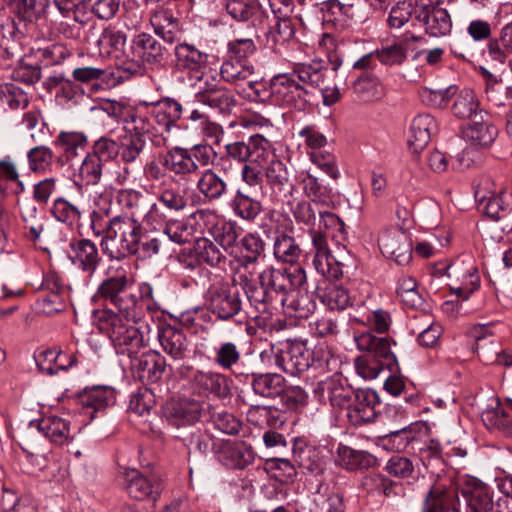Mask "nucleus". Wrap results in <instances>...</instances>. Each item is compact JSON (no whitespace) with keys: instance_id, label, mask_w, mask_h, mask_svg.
<instances>
[{"instance_id":"f257e3e1","label":"nucleus","mask_w":512,"mask_h":512,"mask_svg":"<svg viewBox=\"0 0 512 512\" xmlns=\"http://www.w3.org/2000/svg\"><path fill=\"white\" fill-rule=\"evenodd\" d=\"M246 294L250 304L257 312H267L278 307L287 308L288 313L298 318H308L316 303L302 291L307 284L305 270L300 266L275 268L269 266L259 273L254 280L247 273V266L239 269L233 279Z\"/></svg>"},{"instance_id":"f03ea898","label":"nucleus","mask_w":512,"mask_h":512,"mask_svg":"<svg viewBox=\"0 0 512 512\" xmlns=\"http://www.w3.org/2000/svg\"><path fill=\"white\" fill-rule=\"evenodd\" d=\"M139 318L122 317L110 309L94 311V322L99 331L109 337L117 354L130 359L144 347L143 336L134 325Z\"/></svg>"},{"instance_id":"7ed1b4c3","label":"nucleus","mask_w":512,"mask_h":512,"mask_svg":"<svg viewBox=\"0 0 512 512\" xmlns=\"http://www.w3.org/2000/svg\"><path fill=\"white\" fill-rule=\"evenodd\" d=\"M274 363L282 371L297 375L311 366L326 368L333 371L337 368L339 360L327 348L318 346L310 350L302 342H287L282 348H278L274 354Z\"/></svg>"},{"instance_id":"20e7f679","label":"nucleus","mask_w":512,"mask_h":512,"mask_svg":"<svg viewBox=\"0 0 512 512\" xmlns=\"http://www.w3.org/2000/svg\"><path fill=\"white\" fill-rule=\"evenodd\" d=\"M112 233L101 240L103 252L111 259L121 260L136 255L143 239L142 224L133 216H114Z\"/></svg>"},{"instance_id":"39448f33","label":"nucleus","mask_w":512,"mask_h":512,"mask_svg":"<svg viewBox=\"0 0 512 512\" xmlns=\"http://www.w3.org/2000/svg\"><path fill=\"white\" fill-rule=\"evenodd\" d=\"M95 297L109 301L125 317H139V300L131 291L127 272L123 268L117 269L115 274L99 284Z\"/></svg>"},{"instance_id":"423d86ee","label":"nucleus","mask_w":512,"mask_h":512,"mask_svg":"<svg viewBox=\"0 0 512 512\" xmlns=\"http://www.w3.org/2000/svg\"><path fill=\"white\" fill-rule=\"evenodd\" d=\"M296 78L297 74L294 68L291 74L274 76L270 81V90H264L262 94L259 89H255V94L261 100L273 97L282 106L304 111L308 106L309 91L304 86L305 84H300Z\"/></svg>"},{"instance_id":"0eeeda50","label":"nucleus","mask_w":512,"mask_h":512,"mask_svg":"<svg viewBox=\"0 0 512 512\" xmlns=\"http://www.w3.org/2000/svg\"><path fill=\"white\" fill-rule=\"evenodd\" d=\"M331 64L330 70L317 61L295 65L298 81L312 88H319L322 92L323 103L327 106L335 104L341 97V93L336 86H330L326 83L328 74L336 73L341 66V61L335 59L331 61Z\"/></svg>"},{"instance_id":"6e6552de","label":"nucleus","mask_w":512,"mask_h":512,"mask_svg":"<svg viewBox=\"0 0 512 512\" xmlns=\"http://www.w3.org/2000/svg\"><path fill=\"white\" fill-rule=\"evenodd\" d=\"M493 186L490 179L482 180L476 187L475 199L483 213L493 220H499L512 210V199L503 188L496 192Z\"/></svg>"},{"instance_id":"1a4fd4ad","label":"nucleus","mask_w":512,"mask_h":512,"mask_svg":"<svg viewBox=\"0 0 512 512\" xmlns=\"http://www.w3.org/2000/svg\"><path fill=\"white\" fill-rule=\"evenodd\" d=\"M355 392L356 390L337 372L318 382L314 388V394L320 402L338 408H346Z\"/></svg>"},{"instance_id":"9d476101","label":"nucleus","mask_w":512,"mask_h":512,"mask_svg":"<svg viewBox=\"0 0 512 512\" xmlns=\"http://www.w3.org/2000/svg\"><path fill=\"white\" fill-rule=\"evenodd\" d=\"M379 404V396L374 390H356L346 407L348 421L355 427L373 422L377 416L376 406Z\"/></svg>"},{"instance_id":"9b49d317","label":"nucleus","mask_w":512,"mask_h":512,"mask_svg":"<svg viewBox=\"0 0 512 512\" xmlns=\"http://www.w3.org/2000/svg\"><path fill=\"white\" fill-rule=\"evenodd\" d=\"M380 250L398 265H407L412 259V244L408 235L399 229L383 231L378 239Z\"/></svg>"},{"instance_id":"f8f14e48","label":"nucleus","mask_w":512,"mask_h":512,"mask_svg":"<svg viewBox=\"0 0 512 512\" xmlns=\"http://www.w3.org/2000/svg\"><path fill=\"white\" fill-rule=\"evenodd\" d=\"M416 20L424 25L426 33L431 37H443L452 29V21L445 8L430 4H417Z\"/></svg>"},{"instance_id":"ddd939ff","label":"nucleus","mask_w":512,"mask_h":512,"mask_svg":"<svg viewBox=\"0 0 512 512\" xmlns=\"http://www.w3.org/2000/svg\"><path fill=\"white\" fill-rule=\"evenodd\" d=\"M242 307L239 291L222 285L210 292V311L221 320H229L237 315Z\"/></svg>"},{"instance_id":"4468645a","label":"nucleus","mask_w":512,"mask_h":512,"mask_svg":"<svg viewBox=\"0 0 512 512\" xmlns=\"http://www.w3.org/2000/svg\"><path fill=\"white\" fill-rule=\"evenodd\" d=\"M68 257L77 269L90 277L96 272L101 261L96 244L89 239L72 240L69 244Z\"/></svg>"},{"instance_id":"2eb2a0df","label":"nucleus","mask_w":512,"mask_h":512,"mask_svg":"<svg viewBox=\"0 0 512 512\" xmlns=\"http://www.w3.org/2000/svg\"><path fill=\"white\" fill-rule=\"evenodd\" d=\"M117 200L124 207L133 210L131 216L141 212L145 207H148L147 212L144 214V221L148 224L162 222L165 218L164 213L161 211L157 203L148 204L144 194L135 189H121L117 192Z\"/></svg>"},{"instance_id":"dca6fc26","label":"nucleus","mask_w":512,"mask_h":512,"mask_svg":"<svg viewBox=\"0 0 512 512\" xmlns=\"http://www.w3.org/2000/svg\"><path fill=\"white\" fill-rule=\"evenodd\" d=\"M131 360V369L135 377L143 383L158 382L165 371V358L156 352H147L140 357H133Z\"/></svg>"},{"instance_id":"f3484780","label":"nucleus","mask_w":512,"mask_h":512,"mask_svg":"<svg viewBox=\"0 0 512 512\" xmlns=\"http://www.w3.org/2000/svg\"><path fill=\"white\" fill-rule=\"evenodd\" d=\"M207 54L201 52L192 44L179 43L174 48L172 61L175 70L187 73L190 76L199 74L207 62Z\"/></svg>"},{"instance_id":"a211bd4d","label":"nucleus","mask_w":512,"mask_h":512,"mask_svg":"<svg viewBox=\"0 0 512 512\" xmlns=\"http://www.w3.org/2000/svg\"><path fill=\"white\" fill-rule=\"evenodd\" d=\"M133 132L123 136L119 143V155L121 160L128 164L134 163L140 157L146 146L145 119L143 117L133 118Z\"/></svg>"},{"instance_id":"6ab92c4d","label":"nucleus","mask_w":512,"mask_h":512,"mask_svg":"<svg viewBox=\"0 0 512 512\" xmlns=\"http://www.w3.org/2000/svg\"><path fill=\"white\" fill-rule=\"evenodd\" d=\"M125 478L126 489L131 497L138 500L150 499L152 504L158 499L162 490L160 480L145 477L135 469L127 471Z\"/></svg>"},{"instance_id":"aec40b11","label":"nucleus","mask_w":512,"mask_h":512,"mask_svg":"<svg viewBox=\"0 0 512 512\" xmlns=\"http://www.w3.org/2000/svg\"><path fill=\"white\" fill-rule=\"evenodd\" d=\"M161 347L173 360H184L191 352L190 342L183 330L164 326L158 332Z\"/></svg>"},{"instance_id":"412c9836","label":"nucleus","mask_w":512,"mask_h":512,"mask_svg":"<svg viewBox=\"0 0 512 512\" xmlns=\"http://www.w3.org/2000/svg\"><path fill=\"white\" fill-rule=\"evenodd\" d=\"M160 164L170 173L180 177L195 174L199 170L198 164L192 160L187 148L180 146L172 147L162 154Z\"/></svg>"},{"instance_id":"4be33fe9","label":"nucleus","mask_w":512,"mask_h":512,"mask_svg":"<svg viewBox=\"0 0 512 512\" xmlns=\"http://www.w3.org/2000/svg\"><path fill=\"white\" fill-rule=\"evenodd\" d=\"M54 146L59 150L58 161L70 162L85 153L88 139L78 131H61L54 140Z\"/></svg>"},{"instance_id":"5701e85b","label":"nucleus","mask_w":512,"mask_h":512,"mask_svg":"<svg viewBox=\"0 0 512 512\" xmlns=\"http://www.w3.org/2000/svg\"><path fill=\"white\" fill-rule=\"evenodd\" d=\"M456 492L445 485L434 484L426 494L421 512H459Z\"/></svg>"},{"instance_id":"b1692460","label":"nucleus","mask_w":512,"mask_h":512,"mask_svg":"<svg viewBox=\"0 0 512 512\" xmlns=\"http://www.w3.org/2000/svg\"><path fill=\"white\" fill-rule=\"evenodd\" d=\"M201 411V404L189 398L171 401L166 406V414L169 421L177 427L191 425L197 422Z\"/></svg>"},{"instance_id":"393cba45","label":"nucleus","mask_w":512,"mask_h":512,"mask_svg":"<svg viewBox=\"0 0 512 512\" xmlns=\"http://www.w3.org/2000/svg\"><path fill=\"white\" fill-rule=\"evenodd\" d=\"M437 130V123L429 114L417 115L410 126L408 138L409 148L414 153L421 152L430 142L432 134Z\"/></svg>"},{"instance_id":"a878e982","label":"nucleus","mask_w":512,"mask_h":512,"mask_svg":"<svg viewBox=\"0 0 512 512\" xmlns=\"http://www.w3.org/2000/svg\"><path fill=\"white\" fill-rule=\"evenodd\" d=\"M255 68L247 59H237L229 57L225 60L220 69L222 79L229 83H239L247 81L251 89H256L258 85L251 78L254 76Z\"/></svg>"},{"instance_id":"bb28decb","label":"nucleus","mask_w":512,"mask_h":512,"mask_svg":"<svg viewBox=\"0 0 512 512\" xmlns=\"http://www.w3.org/2000/svg\"><path fill=\"white\" fill-rule=\"evenodd\" d=\"M150 22L155 33L165 42L172 44L178 39L179 20L171 10L162 6L157 7L151 14Z\"/></svg>"},{"instance_id":"cd10ccee","label":"nucleus","mask_w":512,"mask_h":512,"mask_svg":"<svg viewBox=\"0 0 512 512\" xmlns=\"http://www.w3.org/2000/svg\"><path fill=\"white\" fill-rule=\"evenodd\" d=\"M31 427H35L52 443L62 445L66 443L70 437L69 422L58 416H49L40 419L37 422H31Z\"/></svg>"},{"instance_id":"c85d7f7f","label":"nucleus","mask_w":512,"mask_h":512,"mask_svg":"<svg viewBox=\"0 0 512 512\" xmlns=\"http://www.w3.org/2000/svg\"><path fill=\"white\" fill-rule=\"evenodd\" d=\"M199 193L208 201H218L228 192L227 182L215 170H203L196 182Z\"/></svg>"},{"instance_id":"c756f323","label":"nucleus","mask_w":512,"mask_h":512,"mask_svg":"<svg viewBox=\"0 0 512 512\" xmlns=\"http://www.w3.org/2000/svg\"><path fill=\"white\" fill-rule=\"evenodd\" d=\"M336 454L337 464L347 471L368 469L375 464V458L370 453L343 444H339Z\"/></svg>"},{"instance_id":"7c9ffc66","label":"nucleus","mask_w":512,"mask_h":512,"mask_svg":"<svg viewBox=\"0 0 512 512\" xmlns=\"http://www.w3.org/2000/svg\"><path fill=\"white\" fill-rule=\"evenodd\" d=\"M463 495L467 503L466 512H494L496 509L493 492L483 483H476L465 489Z\"/></svg>"},{"instance_id":"2f4dec72","label":"nucleus","mask_w":512,"mask_h":512,"mask_svg":"<svg viewBox=\"0 0 512 512\" xmlns=\"http://www.w3.org/2000/svg\"><path fill=\"white\" fill-rule=\"evenodd\" d=\"M265 176L274 193H282L284 196L292 195L294 185L290 181L287 166L280 159H271L265 168Z\"/></svg>"},{"instance_id":"473e14b6","label":"nucleus","mask_w":512,"mask_h":512,"mask_svg":"<svg viewBox=\"0 0 512 512\" xmlns=\"http://www.w3.org/2000/svg\"><path fill=\"white\" fill-rule=\"evenodd\" d=\"M132 49L135 56L151 64L160 63L165 57V48L147 33H141L134 38Z\"/></svg>"},{"instance_id":"72a5a7b5","label":"nucleus","mask_w":512,"mask_h":512,"mask_svg":"<svg viewBox=\"0 0 512 512\" xmlns=\"http://www.w3.org/2000/svg\"><path fill=\"white\" fill-rule=\"evenodd\" d=\"M192 383L199 394H214L218 397H226L229 392L226 378L215 372L196 371L192 377Z\"/></svg>"},{"instance_id":"f704fd0d","label":"nucleus","mask_w":512,"mask_h":512,"mask_svg":"<svg viewBox=\"0 0 512 512\" xmlns=\"http://www.w3.org/2000/svg\"><path fill=\"white\" fill-rule=\"evenodd\" d=\"M354 340L357 348L364 354H370L377 358L382 357L386 360H396L387 338L377 337L371 332H362L355 334Z\"/></svg>"},{"instance_id":"c9c22d12","label":"nucleus","mask_w":512,"mask_h":512,"mask_svg":"<svg viewBox=\"0 0 512 512\" xmlns=\"http://www.w3.org/2000/svg\"><path fill=\"white\" fill-rule=\"evenodd\" d=\"M309 234L312 240L313 265L322 275L330 273L334 257L328 246L327 239L321 230L310 229Z\"/></svg>"},{"instance_id":"e433bc0d","label":"nucleus","mask_w":512,"mask_h":512,"mask_svg":"<svg viewBox=\"0 0 512 512\" xmlns=\"http://www.w3.org/2000/svg\"><path fill=\"white\" fill-rule=\"evenodd\" d=\"M126 41L127 36L123 31L109 27L99 36L97 46L102 55L120 59L125 55Z\"/></svg>"},{"instance_id":"4c0bfd02","label":"nucleus","mask_w":512,"mask_h":512,"mask_svg":"<svg viewBox=\"0 0 512 512\" xmlns=\"http://www.w3.org/2000/svg\"><path fill=\"white\" fill-rule=\"evenodd\" d=\"M217 454L219 461L228 468H244L252 460L251 450L243 443H223Z\"/></svg>"},{"instance_id":"58836bf2","label":"nucleus","mask_w":512,"mask_h":512,"mask_svg":"<svg viewBox=\"0 0 512 512\" xmlns=\"http://www.w3.org/2000/svg\"><path fill=\"white\" fill-rule=\"evenodd\" d=\"M295 459L306 473L314 476L324 474L327 468V459L322 452L312 446H306L294 452Z\"/></svg>"},{"instance_id":"ea45409f","label":"nucleus","mask_w":512,"mask_h":512,"mask_svg":"<svg viewBox=\"0 0 512 512\" xmlns=\"http://www.w3.org/2000/svg\"><path fill=\"white\" fill-rule=\"evenodd\" d=\"M38 369L48 375H55L72 365L69 357L57 349H47L35 356Z\"/></svg>"},{"instance_id":"a19ab883","label":"nucleus","mask_w":512,"mask_h":512,"mask_svg":"<svg viewBox=\"0 0 512 512\" xmlns=\"http://www.w3.org/2000/svg\"><path fill=\"white\" fill-rule=\"evenodd\" d=\"M49 0H15L13 12L20 21L37 23L46 16Z\"/></svg>"},{"instance_id":"79ce46f5","label":"nucleus","mask_w":512,"mask_h":512,"mask_svg":"<svg viewBox=\"0 0 512 512\" xmlns=\"http://www.w3.org/2000/svg\"><path fill=\"white\" fill-rule=\"evenodd\" d=\"M464 130V137L475 145L487 147L491 145L497 134V128L488 122L483 121L482 116L478 117Z\"/></svg>"},{"instance_id":"37998d69","label":"nucleus","mask_w":512,"mask_h":512,"mask_svg":"<svg viewBox=\"0 0 512 512\" xmlns=\"http://www.w3.org/2000/svg\"><path fill=\"white\" fill-rule=\"evenodd\" d=\"M253 391L263 397H274L284 389V378L277 373L252 374Z\"/></svg>"},{"instance_id":"c03bdc74","label":"nucleus","mask_w":512,"mask_h":512,"mask_svg":"<svg viewBox=\"0 0 512 512\" xmlns=\"http://www.w3.org/2000/svg\"><path fill=\"white\" fill-rule=\"evenodd\" d=\"M232 209L241 219L254 221L262 212L263 207L259 200L239 189L232 200Z\"/></svg>"},{"instance_id":"a18cd8bd","label":"nucleus","mask_w":512,"mask_h":512,"mask_svg":"<svg viewBox=\"0 0 512 512\" xmlns=\"http://www.w3.org/2000/svg\"><path fill=\"white\" fill-rule=\"evenodd\" d=\"M301 252V248L292 236L286 233H280L275 237L273 253L277 260L284 263L295 264Z\"/></svg>"},{"instance_id":"49530a36","label":"nucleus","mask_w":512,"mask_h":512,"mask_svg":"<svg viewBox=\"0 0 512 512\" xmlns=\"http://www.w3.org/2000/svg\"><path fill=\"white\" fill-rule=\"evenodd\" d=\"M395 360H386L382 357L377 358L370 354H363L355 359V369L359 376L366 380H373L378 377L385 368L391 367Z\"/></svg>"},{"instance_id":"de8ad7c7","label":"nucleus","mask_w":512,"mask_h":512,"mask_svg":"<svg viewBox=\"0 0 512 512\" xmlns=\"http://www.w3.org/2000/svg\"><path fill=\"white\" fill-rule=\"evenodd\" d=\"M55 158L53 150L45 145H37L27 152L28 166L33 173L50 172Z\"/></svg>"},{"instance_id":"09e8293b","label":"nucleus","mask_w":512,"mask_h":512,"mask_svg":"<svg viewBox=\"0 0 512 512\" xmlns=\"http://www.w3.org/2000/svg\"><path fill=\"white\" fill-rule=\"evenodd\" d=\"M275 18V25L266 34V44L272 49H276L289 42L295 35V28L290 16Z\"/></svg>"},{"instance_id":"8fccbe9b","label":"nucleus","mask_w":512,"mask_h":512,"mask_svg":"<svg viewBox=\"0 0 512 512\" xmlns=\"http://www.w3.org/2000/svg\"><path fill=\"white\" fill-rule=\"evenodd\" d=\"M249 143V162L263 166L275 158L272 143L260 134L252 135L248 138Z\"/></svg>"},{"instance_id":"3c124183","label":"nucleus","mask_w":512,"mask_h":512,"mask_svg":"<svg viewBox=\"0 0 512 512\" xmlns=\"http://www.w3.org/2000/svg\"><path fill=\"white\" fill-rule=\"evenodd\" d=\"M354 92L360 100L369 102L379 100L384 95V87L377 77L366 74L354 82Z\"/></svg>"},{"instance_id":"603ef678","label":"nucleus","mask_w":512,"mask_h":512,"mask_svg":"<svg viewBox=\"0 0 512 512\" xmlns=\"http://www.w3.org/2000/svg\"><path fill=\"white\" fill-rule=\"evenodd\" d=\"M114 400V389L106 386L93 387L89 390H85L81 395V403L83 406L92 408L95 411L104 409L114 403Z\"/></svg>"},{"instance_id":"864d4df0","label":"nucleus","mask_w":512,"mask_h":512,"mask_svg":"<svg viewBox=\"0 0 512 512\" xmlns=\"http://www.w3.org/2000/svg\"><path fill=\"white\" fill-rule=\"evenodd\" d=\"M487 50L492 59L500 62L512 53V22L501 28L498 38L489 40Z\"/></svg>"},{"instance_id":"5fc2aeb1","label":"nucleus","mask_w":512,"mask_h":512,"mask_svg":"<svg viewBox=\"0 0 512 512\" xmlns=\"http://www.w3.org/2000/svg\"><path fill=\"white\" fill-rule=\"evenodd\" d=\"M304 194L314 203L328 205L332 201L333 190L308 174L301 181Z\"/></svg>"},{"instance_id":"6e6d98bb","label":"nucleus","mask_w":512,"mask_h":512,"mask_svg":"<svg viewBox=\"0 0 512 512\" xmlns=\"http://www.w3.org/2000/svg\"><path fill=\"white\" fill-rule=\"evenodd\" d=\"M478 106L479 103L474 92L466 89L457 95L452 105V112L454 116L459 119L464 120L471 119L473 117L476 119L480 116L477 113Z\"/></svg>"},{"instance_id":"4d7b16f0","label":"nucleus","mask_w":512,"mask_h":512,"mask_svg":"<svg viewBox=\"0 0 512 512\" xmlns=\"http://www.w3.org/2000/svg\"><path fill=\"white\" fill-rule=\"evenodd\" d=\"M194 250L199 262L206 263L212 267L217 266L226 258L216 243L208 238L197 239Z\"/></svg>"},{"instance_id":"13d9d810","label":"nucleus","mask_w":512,"mask_h":512,"mask_svg":"<svg viewBox=\"0 0 512 512\" xmlns=\"http://www.w3.org/2000/svg\"><path fill=\"white\" fill-rule=\"evenodd\" d=\"M158 201L171 211H182L188 206L186 190L177 183L164 187L158 196Z\"/></svg>"},{"instance_id":"bf43d9fd","label":"nucleus","mask_w":512,"mask_h":512,"mask_svg":"<svg viewBox=\"0 0 512 512\" xmlns=\"http://www.w3.org/2000/svg\"><path fill=\"white\" fill-rule=\"evenodd\" d=\"M167 249L168 238L165 233H162V231L145 233L143 231V239L141 240L140 250L137 254L144 258H152Z\"/></svg>"},{"instance_id":"052dcab7","label":"nucleus","mask_w":512,"mask_h":512,"mask_svg":"<svg viewBox=\"0 0 512 512\" xmlns=\"http://www.w3.org/2000/svg\"><path fill=\"white\" fill-rule=\"evenodd\" d=\"M189 452L206 453L212 445V437L200 428L192 427L180 436Z\"/></svg>"},{"instance_id":"680f3d73","label":"nucleus","mask_w":512,"mask_h":512,"mask_svg":"<svg viewBox=\"0 0 512 512\" xmlns=\"http://www.w3.org/2000/svg\"><path fill=\"white\" fill-rule=\"evenodd\" d=\"M50 212L57 221L68 226H73L81 216L79 208L63 197L54 200Z\"/></svg>"},{"instance_id":"e2e57ef3","label":"nucleus","mask_w":512,"mask_h":512,"mask_svg":"<svg viewBox=\"0 0 512 512\" xmlns=\"http://www.w3.org/2000/svg\"><path fill=\"white\" fill-rule=\"evenodd\" d=\"M199 102L217 109L221 113H229L236 106L234 94L222 85Z\"/></svg>"},{"instance_id":"0e129e2a","label":"nucleus","mask_w":512,"mask_h":512,"mask_svg":"<svg viewBox=\"0 0 512 512\" xmlns=\"http://www.w3.org/2000/svg\"><path fill=\"white\" fill-rule=\"evenodd\" d=\"M103 163L98 157L88 153L79 168V177L87 185H96L100 182Z\"/></svg>"},{"instance_id":"69168bd1","label":"nucleus","mask_w":512,"mask_h":512,"mask_svg":"<svg viewBox=\"0 0 512 512\" xmlns=\"http://www.w3.org/2000/svg\"><path fill=\"white\" fill-rule=\"evenodd\" d=\"M376 59L387 66L402 65L407 59V49L401 43H393L375 50Z\"/></svg>"},{"instance_id":"338daca9","label":"nucleus","mask_w":512,"mask_h":512,"mask_svg":"<svg viewBox=\"0 0 512 512\" xmlns=\"http://www.w3.org/2000/svg\"><path fill=\"white\" fill-rule=\"evenodd\" d=\"M0 99L11 109H23L29 102L27 94L14 83L0 85Z\"/></svg>"},{"instance_id":"774afa93","label":"nucleus","mask_w":512,"mask_h":512,"mask_svg":"<svg viewBox=\"0 0 512 512\" xmlns=\"http://www.w3.org/2000/svg\"><path fill=\"white\" fill-rule=\"evenodd\" d=\"M227 13L236 21H248L258 11L254 0H225Z\"/></svg>"}]
</instances>
